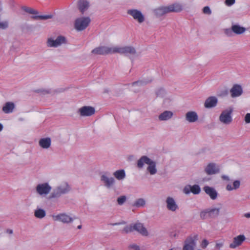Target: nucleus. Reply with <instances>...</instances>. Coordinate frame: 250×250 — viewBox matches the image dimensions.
Here are the masks:
<instances>
[{
  "mask_svg": "<svg viewBox=\"0 0 250 250\" xmlns=\"http://www.w3.org/2000/svg\"><path fill=\"white\" fill-rule=\"evenodd\" d=\"M70 189L71 188L67 183H62L53 190L48 198L51 199L59 198L62 194L68 193Z\"/></svg>",
  "mask_w": 250,
  "mask_h": 250,
  "instance_id": "f257e3e1",
  "label": "nucleus"
},
{
  "mask_svg": "<svg viewBox=\"0 0 250 250\" xmlns=\"http://www.w3.org/2000/svg\"><path fill=\"white\" fill-rule=\"evenodd\" d=\"M220 211V208H206L200 212V217L202 220L215 218L219 215Z\"/></svg>",
  "mask_w": 250,
  "mask_h": 250,
  "instance_id": "f03ea898",
  "label": "nucleus"
},
{
  "mask_svg": "<svg viewBox=\"0 0 250 250\" xmlns=\"http://www.w3.org/2000/svg\"><path fill=\"white\" fill-rule=\"evenodd\" d=\"M233 112V108L229 107L227 109L222 111L219 116V121L225 125H229L232 121L231 114Z\"/></svg>",
  "mask_w": 250,
  "mask_h": 250,
  "instance_id": "7ed1b4c3",
  "label": "nucleus"
},
{
  "mask_svg": "<svg viewBox=\"0 0 250 250\" xmlns=\"http://www.w3.org/2000/svg\"><path fill=\"white\" fill-rule=\"evenodd\" d=\"M221 178L223 180L226 181L228 183L226 184V189L227 191H231L236 190L239 189L241 186V182L239 180H235L232 181V184L229 182L230 181L229 177L226 175H222Z\"/></svg>",
  "mask_w": 250,
  "mask_h": 250,
  "instance_id": "20e7f679",
  "label": "nucleus"
},
{
  "mask_svg": "<svg viewBox=\"0 0 250 250\" xmlns=\"http://www.w3.org/2000/svg\"><path fill=\"white\" fill-rule=\"evenodd\" d=\"M22 9L27 13L34 15L33 16H32L31 17V18L34 20H46L47 19H51L53 17V16L52 15H48L44 16L37 15L39 13L38 11L31 7L23 6L22 7Z\"/></svg>",
  "mask_w": 250,
  "mask_h": 250,
  "instance_id": "39448f33",
  "label": "nucleus"
},
{
  "mask_svg": "<svg viewBox=\"0 0 250 250\" xmlns=\"http://www.w3.org/2000/svg\"><path fill=\"white\" fill-rule=\"evenodd\" d=\"M90 22V19L88 17L78 18L75 22V27L78 31H82L88 26Z\"/></svg>",
  "mask_w": 250,
  "mask_h": 250,
  "instance_id": "423d86ee",
  "label": "nucleus"
},
{
  "mask_svg": "<svg viewBox=\"0 0 250 250\" xmlns=\"http://www.w3.org/2000/svg\"><path fill=\"white\" fill-rule=\"evenodd\" d=\"M51 187L48 183L39 184L36 187L37 193L40 196H46L50 192Z\"/></svg>",
  "mask_w": 250,
  "mask_h": 250,
  "instance_id": "0eeeda50",
  "label": "nucleus"
},
{
  "mask_svg": "<svg viewBox=\"0 0 250 250\" xmlns=\"http://www.w3.org/2000/svg\"><path fill=\"white\" fill-rule=\"evenodd\" d=\"M66 43V38L62 36H58L56 40L48 38L46 42L47 46L49 47H57L63 43Z\"/></svg>",
  "mask_w": 250,
  "mask_h": 250,
  "instance_id": "6e6552de",
  "label": "nucleus"
},
{
  "mask_svg": "<svg viewBox=\"0 0 250 250\" xmlns=\"http://www.w3.org/2000/svg\"><path fill=\"white\" fill-rule=\"evenodd\" d=\"M126 56H133L136 54L135 48L132 46H119V53Z\"/></svg>",
  "mask_w": 250,
  "mask_h": 250,
  "instance_id": "1a4fd4ad",
  "label": "nucleus"
},
{
  "mask_svg": "<svg viewBox=\"0 0 250 250\" xmlns=\"http://www.w3.org/2000/svg\"><path fill=\"white\" fill-rule=\"evenodd\" d=\"M109 174L105 173L101 176V181L104 183V186L108 188L112 187L115 182L114 178L109 177Z\"/></svg>",
  "mask_w": 250,
  "mask_h": 250,
  "instance_id": "9d476101",
  "label": "nucleus"
},
{
  "mask_svg": "<svg viewBox=\"0 0 250 250\" xmlns=\"http://www.w3.org/2000/svg\"><path fill=\"white\" fill-rule=\"evenodd\" d=\"M95 112V108L90 106H83L79 108L78 111V113L83 117L92 116Z\"/></svg>",
  "mask_w": 250,
  "mask_h": 250,
  "instance_id": "9b49d317",
  "label": "nucleus"
},
{
  "mask_svg": "<svg viewBox=\"0 0 250 250\" xmlns=\"http://www.w3.org/2000/svg\"><path fill=\"white\" fill-rule=\"evenodd\" d=\"M52 217L55 221H59L66 224L71 223L74 220L72 217L66 213H60L57 215H53Z\"/></svg>",
  "mask_w": 250,
  "mask_h": 250,
  "instance_id": "f8f14e48",
  "label": "nucleus"
},
{
  "mask_svg": "<svg viewBox=\"0 0 250 250\" xmlns=\"http://www.w3.org/2000/svg\"><path fill=\"white\" fill-rule=\"evenodd\" d=\"M167 208L172 212H175L179 209L178 205L177 204L174 199L168 196L166 200Z\"/></svg>",
  "mask_w": 250,
  "mask_h": 250,
  "instance_id": "ddd939ff",
  "label": "nucleus"
},
{
  "mask_svg": "<svg viewBox=\"0 0 250 250\" xmlns=\"http://www.w3.org/2000/svg\"><path fill=\"white\" fill-rule=\"evenodd\" d=\"M127 13L133 17L134 20L139 23H142L145 21V18L142 13L136 9L128 10Z\"/></svg>",
  "mask_w": 250,
  "mask_h": 250,
  "instance_id": "4468645a",
  "label": "nucleus"
},
{
  "mask_svg": "<svg viewBox=\"0 0 250 250\" xmlns=\"http://www.w3.org/2000/svg\"><path fill=\"white\" fill-rule=\"evenodd\" d=\"M205 172L208 175L215 174L220 172V168L216 164L211 163L208 164L205 167Z\"/></svg>",
  "mask_w": 250,
  "mask_h": 250,
  "instance_id": "2eb2a0df",
  "label": "nucleus"
},
{
  "mask_svg": "<svg viewBox=\"0 0 250 250\" xmlns=\"http://www.w3.org/2000/svg\"><path fill=\"white\" fill-rule=\"evenodd\" d=\"M231 97L232 98L240 96L243 93V88L241 85L235 84L230 90Z\"/></svg>",
  "mask_w": 250,
  "mask_h": 250,
  "instance_id": "dca6fc26",
  "label": "nucleus"
},
{
  "mask_svg": "<svg viewBox=\"0 0 250 250\" xmlns=\"http://www.w3.org/2000/svg\"><path fill=\"white\" fill-rule=\"evenodd\" d=\"M203 189L211 199L214 200L217 198L218 192L214 188L206 186L204 187Z\"/></svg>",
  "mask_w": 250,
  "mask_h": 250,
  "instance_id": "f3484780",
  "label": "nucleus"
},
{
  "mask_svg": "<svg viewBox=\"0 0 250 250\" xmlns=\"http://www.w3.org/2000/svg\"><path fill=\"white\" fill-rule=\"evenodd\" d=\"M218 99L216 97L210 96L208 98L204 103V106L207 108H210L216 106Z\"/></svg>",
  "mask_w": 250,
  "mask_h": 250,
  "instance_id": "a211bd4d",
  "label": "nucleus"
},
{
  "mask_svg": "<svg viewBox=\"0 0 250 250\" xmlns=\"http://www.w3.org/2000/svg\"><path fill=\"white\" fill-rule=\"evenodd\" d=\"M245 240V237L244 235H239L234 238L232 243L230 244L229 248L235 249L240 246Z\"/></svg>",
  "mask_w": 250,
  "mask_h": 250,
  "instance_id": "6ab92c4d",
  "label": "nucleus"
},
{
  "mask_svg": "<svg viewBox=\"0 0 250 250\" xmlns=\"http://www.w3.org/2000/svg\"><path fill=\"white\" fill-rule=\"evenodd\" d=\"M153 12L155 15L158 17H160L170 13L168 6L159 7L154 9Z\"/></svg>",
  "mask_w": 250,
  "mask_h": 250,
  "instance_id": "aec40b11",
  "label": "nucleus"
},
{
  "mask_svg": "<svg viewBox=\"0 0 250 250\" xmlns=\"http://www.w3.org/2000/svg\"><path fill=\"white\" fill-rule=\"evenodd\" d=\"M15 108V104L13 102H8L4 104L2 110L5 114H9L13 112Z\"/></svg>",
  "mask_w": 250,
  "mask_h": 250,
  "instance_id": "412c9836",
  "label": "nucleus"
},
{
  "mask_svg": "<svg viewBox=\"0 0 250 250\" xmlns=\"http://www.w3.org/2000/svg\"><path fill=\"white\" fill-rule=\"evenodd\" d=\"M134 230L138 231L139 233L144 236L148 235V232L143 225L140 223H137L133 224Z\"/></svg>",
  "mask_w": 250,
  "mask_h": 250,
  "instance_id": "4be33fe9",
  "label": "nucleus"
},
{
  "mask_svg": "<svg viewBox=\"0 0 250 250\" xmlns=\"http://www.w3.org/2000/svg\"><path fill=\"white\" fill-rule=\"evenodd\" d=\"M173 116V113L171 111L166 110L158 116L160 121H166L170 120Z\"/></svg>",
  "mask_w": 250,
  "mask_h": 250,
  "instance_id": "5701e85b",
  "label": "nucleus"
},
{
  "mask_svg": "<svg viewBox=\"0 0 250 250\" xmlns=\"http://www.w3.org/2000/svg\"><path fill=\"white\" fill-rule=\"evenodd\" d=\"M186 119L189 123H194L198 119V116L195 111H188L186 114Z\"/></svg>",
  "mask_w": 250,
  "mask_h": 250,
  "instance_id": "b1692460",
  "label": "nucleus"
},
{
  "mask_svg": "<svg viewBox=\"0 0 250 250\" xmlns=\"http://www.w3.org/2000/svg\"><path fill=\"white\" fill-rule=\"evenodd\" d=\"M51 143V139L49 137L41 139L39 141V146L43 149H48L50 147Z\"/></svg>",
  "mask_w": 250,
  "mask_h": 250,
  "instance_id": "393cba45",
  "label": "nucleus"
},
{
  "mask_svg": "<svg viewBox=\"0 0 250 250\" xmlns=\"http://www.w3.org/2000/svg\"><path fill=\"white\" fill-rule=\"evenodd\" d=\"M168 6L169 7V11L170 13H178L182 11L183 9V5H182V4L180 3H174Z\"/></svg>",
  "mask_w": 250,
  "mask_h": 250,
  "instance_id": "a878e982",
  "label": "nucleus"
},
{
  "mask_svg": "<svg viewBox=\"0 0 250 250\" xmlns=\"http://www.w3.org/2000/svg\"><path fill=\"white\" fill-rule=\"evenodd\" d=\"M92 53L94 54L104 55L107 54V46H102L98 47L92 51Z\"/></svg>",
  "mask_w": 250,
  "mask_h": 250,
  "instance_id": "bb28decb",
  "label": "nucleus"
},
{
  "mask_svg": "<svg viewBox=\"0 0 250 250\" xmlns=\"http://www.w3.org/2000/svg\"><path fill=\"white\" fill-rule=\"evenodd\" d=\"M78 8L81 12L83 14L85 11H86L88 7L89 3L88 2L84 0H80L78 1Z\"/></svg>",
  "mask_w": 250,
  "mask_h": 250,
  "instance_id": "cd10ccee",
  "label": "nucleus"
},
{
  "mask_svg": "<svg viewBox=\"0 0 250 250\" xmlns=\"http://www.w3.org/2000/svg\"><path fill=\"white\" fill-rule=\"evenodd\" d=\"M147 165H148V167H147V170L150 173L151 175H154L157 173L155 162L150 159L149 162Z\"/></svg>",
  "mask_w": 250,
  "mask_h": 250,
  "instance_id": "c85d7f7f",
  "label": "nucleus"
},
{
  "mask_svg": "<svg viewBox=\"0 0 250 250\" xmlns=\"http://www.w3.org/2000/svg\"><path fill=\"white\" fill-rule=\"evenodd\" d=\"M150 160V159L146 156H142L137 161V165L138 167L139 168H142L143 167L144 164H147L149 162Z\"/></svg>",
  "mask_w": 250,
  "mask_h": 250,
  "instance_id": "c756f323",
  "label": "nucleus"
},
{
  "mask_svg": "<svg viewBox=\"0 0 250 250\" xmlns=\"http://www.w3.org/2000/svg\"><path fill=\"white\" fill-rule=\"evenodd\" d=\"M232 30L234 33L240 35L244 33L246 31V29L238 24H234L232 25Z\"/></svg>",
  "mask_w": 250,
  "mask_h": 250,
  "instance_id": "7c9ffc66",
  "label": "nucleus"
},
{
  "mask_svg": "<svg viewBox=\"0 0 250 250\" xmlns=\"http://www.w3.org/2000/svg\"><path fill=\"white\" fill-rule=\"evenodd\" d=\"M114 177L118 180H122L125 177V173L124 170H118L113 173Z\"/></svg>",
  "mask_w": 250,
  "mask_h": 250,
  "instance_id": "2f4dec72",
  "label": "nucleus"
},
{
  "mask_svg": "<svg viewBox=\"0 0 250 250\" xmlns=\"http://www.w3.org/2000/svg\"><path fill=\"white\" fill-rule=\"evenodd\" d=\"M34 215L37 218L42 219L46 215L45 211L42 208H37L35 210Z\"/></svg>",
  "mask_w": 250,
  "mask_h": 250,
  "instance_id": "473e14b6",
  "label": "nucleus"
},
{
  "mask_svg": "<svg viewBox=\"0 0 250 250\" xmlns=\"http://www.w3.org/2000/svg\"><path fill=\"white\" fill-rule=\"evenodd\" d=\"M146 205V201L143 198H139L137 199L133 204L132 206L136 207V208H140L144 207Z\"/></svg>",
  "mask_w": 250,
  "mask_h": 250,
  "instance_id": "72a5a7b5",
  "label": "nucleus"
},
{
  "mask_svg": "<svg viewBox=\"0 0 250 250\" xmlns=\"http://www.w3.org/2000/svg\"><path fill=\"white\" fill-rule=\"evenodd\" d=\"M156 94L158 97L164 98L167 96V93L165 89L163 88H160L156 91Z\"/></svg>",
  "mask_w": 250,
  "mask_h": 250,
  "instance_id": "f704fd0d",
  "label": "nucleus"
},
{
  "mask_svg": "<svg viewBox=\"0 0 250 250\" xmlns=\"http://www.w3.org/2000/svg\"><path fill=\"white\" fill-rule=\"evenodd\" d=\"M107 53L109 54L119 53V46H116L113 47L107 46Z\"/></svg>",
  "mask_w": 250,
  "mask_h": 250,
  "instance_id": "c9c22d12",
  "label": "nucleus"
},
{
  "mask_svg": "<svg viewBox=\"0 0 250 250\" xmlns=\"http://www.w3.org/2000/svg\"><path fill=\"white\" fill-rule=\"evenodd\" d=\"M191 192L194 194H198L201 192V188L199 185H194L192 186H191Z\"/></svg>",
  "mask_w": 250,
  "mask_h": 250,
  "instance_id": "e433bc0d",
  "label": "nucleus"
},
{
  "mask_svg": "<svg viewBox=\"0 0 250 250\" xmlns=\"http://www.w3.org/2000/svg\"><path fill=\"white\" fill-rule=\"evenodd\" d=\"M134 231L133 224L125 226L122 230V233H128Z\"/></svg>",
  "mask_w": 250,
  "mask_h": 250,
  "instance_id": "4c0bfd02",
  "label": "nucleus"
},
{
  "mask_svg": "<svg viewBox=\"0 0 250 250\" xmlns=\"http://www.w3.org/2000/svg\"><path fill=\"white\" fill-rule=\"evenodd\" d=\"M126 201V197L125 195H123L117 198V202L119 205L121 206L123 205Z\"/></svg>",
  "mask_w": 250,
  "mask_h": 250,
  "instance_id": "58836bf2",
  "label": "nucleus"
},
{
  "mask_svg": "<svg viewBox=\"0 0 250 250\" xmlns=\"http://www.w3.org/2000/svg\"><path fill=\"white\" fill-rule=\"evenodd\" d=\"M147 83L146 81L143 80H139L131 83V85L134 86H142L146 84Z\"/></svg>",
  "mask_w": 250,
  "mask_h": 250,
  "instance_id": "ea45409f",
  "label": "nucleus"
},
{
  "mask_svg": "<svg viewBox=\"0 0 250 250\" xmlns=\"http://www.w3.org/2000/svg\"><path fill=\"white\" fill-rule=\"evenodd\" d=\"M36 92L37 93H41L42 94H46L50 93L49 90L45 89H39L36 90Z\"/></svg>",
  "mask_w": 250,
  "mask_h": 250,
  "instance_id": "a19ab883",
  "label": "nucleus"
},
{
  "mask_svg": "<svg viewBox=\"0 0 250 250\" xmlns=\"http://www.w3.org/2000/svg\"><path fill=\"white\" fill-rule=\"evenodd\" d=\"M183 192H184V193H185L186 194H188L190 192H191V186L187 185V186H185L183 189Z\"/></svg>",
  "mask_w": 250,
  "mask_h": 250,
  "instance_id": "79ce46f5",
  "label": "nucleus"
},
{
  "mask_svg": "<svg viewBox=\"0 0 250 250\" xmlns=\"http://www.w3.org/2000/svg\"><path fill=\"white\" fill-rule=\"evenodd\" d=\"M233 31L232 30V27H231V28H228V29H226L225 30V34L229 36V37H231L233 35Z\"/></svg>",
  "mask_w": 250,
  "mask_h": 250,
  "instance_id": "37998d69",
  "label": "nucleus"
},
{
  "mask_svg": "<svg viewBox=\"0 0 250 250\" xmlns=\"http://www.w3.org/2000/svg\"><path fill=\"white\" fill-rule=\"evenodd\" d=\"M203 12L205 14L210 15L211 11L208 6H205L203 8Z\"/></svg>",
  "mask_w": 250,
  "mask_h": 250,
  "instance_id": "c03bdc74",
  "label": "nucleus"
},
{
  "mask_svg": "<svg viewBox=\"0 0 250 250\" xmlns=\"http://www.w3.org/2000/svg\"><path fill=\"white\" fill-rule=\"evenodd\" d=\"M164 99L163 101V104L165 105V106L168 105L171 101V99L167 97V96L165 97V98H164Z\"/></svg>",
  "mask_w": 250,
  "mask_h": 250,
  "instance_id": "a18cd8bd",
  "label": "nucleus"
},
{
  "mask_svg": "<svg viewBox=\"0 0 250 250\" xmlns=\"http://www.w3.org/2000/svg\"><path fill=\"white\" fill-rule=\"evenodd\" d=\"M235 2V0H226L225 4L228 6H230L234 4Z\"/></svg>",
  "mask_w": 250,
  "mask_h": 250,
  "instance_id": "49530a36",
  "label": "nucleus"
},
{
  "mask_svg": "<svg viewBox=\"0 0 250 250\" xmlns=\"http://www.w3.org/2000/svg\"><path fill=\"white\" fill-rule=\"evenodd\" d=\"M245 121L246 123H250V113H247L245 115Z\"/></svg>",
  "mask_w": 250,
  "mask_h": 250,
  "instance_id": "de8ad7c7",
  "label": "nucleus"
},
{
  "mask_svg": "<svg viewBox=\"0 0 250 250\" xmlns=\"http://www.w3.org/2000/svg\"><path fill=\"white\" fill-rule=\"evenodd\" d=\"M208 244V243L207 240H206V239L203 240L202 241V244H201L202 247L203 248H205L207 246Z\"/></svg>",
  "mask_w": 250,
  "mask_h": 250,
  "instance_id": "09e8293b",
  "label": "nucleus"
},
{
  "mask_svg": "<svg viewBox=\"0 0 250 250\" xmlns=\"http://www.w3.org/2000/svg\"><path fill=\"white\" fill-rule=\"evenodd\" d=\"M126 222L124 221H123L122 222H119V223H116L113 224V225H124L125 224Z\"/></svg>",
  "mask_w": 250,
  "mask_h": 250,
  "instance_id": "8fccbe9b",
  "label": "nucleus"
},
{
  "mask_svg": "<svg viewBox=\"0 0 250 250\" xmlns=\"http://www.w3.org/2000/svg\"><path fill=\"white\" fill-rule=\"evenodd\" d=\"M9 0V3L11 6L14 7L15 6V2L14 0Z\"/></svg>",
  "mask_w": 250,
  "mask_h": 250,
  "instance_id": "3c124183",
  "label": "nucleus"
},
{
  "mask_svg": "<svg viewBox=\"0 0 250 250\" xmlns=\"http://www.w3.org/2000/svg\"><path fill=\"white\" fill-rule=\"evenodd\" d=\"M223 246V244L222 243H217L216 244V248L217 249H220Z\"/></svg>",
  "mask_w": 250,
  "mask_h": 250,
  "instance_id": "603ef678",
  "label": "nucleus"
},
{
  "mask_svg": "<svg viewBox=\"0 0 250 250\" xmlns=\"http://www.w3.org/2000/svg\"><path fill=\"white\" fill-rule=\"evenodd\" d=\"M7 233H9V234H12L13 233V230L12 229H8L6 230Z\"/></svg>",
  "mask_w": 250,
  "mask_h": 250,
  "instance_id": "864d4df0",
  "label": "nucleus"
},
{
  "mask_svg": "<svg viewBox=\"0 0 250 250\" xmlns=\"http://www.w3.org/2000/svg\"><path fill=\"white\" fill-rule=\"evenodd\" d=\"M244 216H245V217H246V218H250V212L245 213V214H244Z\"/></svg>",
  "mask_w": 250,
  "mask_h": 250,
  "instance_id": "5fc2aeb1",
  "label": "nucleus"
},
{
  "mask_svg": "<svg viewBox=\"0 0 250 250\" xmlns=\"http://www.w3.org/2000/svg\"><path fill=\"white\" fill-rule=\"evenodd\" d=\"M3 129V125L1 124L0 123V131H1Z\"/></svg>",
  "mask_w": 250,
  "mask_h": 250,
  "instance_id": "6e6d98bb",
  "label": "nucleus"
},
{
  "mask_svg": "<svg viewBox=\"0 0 250 250\" xmlns=\"http://www.w3.org/2000/svg\"><path fill=\"white\" fill-rule=\"evenodd\" d=\"M78 229H81L82 228V226L79 225L77 227Z\"/></svg>",
  "mask_w": 250,
  "mask_h": 250,
  "instance_id": "4d7b16f0",
  "label": "nucleus"
},
{
  "mask_svg": "<svg viewBox=\"0 0 250 250\" xmlns=\"http://www.w3.org/2000/svg\"><path fill=\"white\" fill-rule=\"evenodd\" d=\"M112 250H115L114 249H112Z\"/></svg>",
  "mask_w": 250,
  "mask_h": 250,
  "instance_id": "13d9d810",
  "label": "nucleus"
}]
</instances>
